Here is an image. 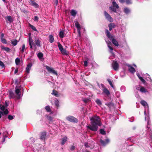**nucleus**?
<instances>
[{
	"label": "nucleus",
	"instance_id": "nucleus-46",
	"mask_svg": "<svg viewBox=\"0 0 152 152\" xmlns=\"http://www.w3.org/2000/svg\"><path fill=\"white\" fill-rule=\"evenodd\" d=\"M149 79L151 80V83L149 86H147V87L149 89H152V80L150 78H149Z\"/></svg>",
	"mask_w": 152,
	"mask_h": 152
},
{
	"label": "nucleus",
	"instance_id": "nucleus-10",
	"mask_svg": "<svg viewBox=\"0 0 152 152\" xmlns=\"http://www.w3.org/2000/svg\"><path fill=\"white\" fill-rule=\"evenodd\" d=\"M102 94L108 96L110 95V93L109 90L105 88H103L102 90Z\"/></svg>",
	"mask_w": 152,
	"mask_h": 152
},
{
	"label": "nucleus",
	"instance_id": "nucleus-32",
	"mask_svg": "<svg viewBox=\"0 0 152 152\" xmlns=\"http://www.w3.org/2000/svg\"><path fill=\"white\" fill-rule=\"evenodd\" d=\"M57 44L59 50L60 51H61V50H62L64 49L63 46L59 42H58Z\"/></svg>",
	"mask_w": 152,
	"mask_h": 152
},
{
	"label": "nucleus",
	"instance_id": "nucleus-45",
	"mask_svg": "<svg viewBox=\"0 0 152 152\" xmlns=\"http://www.w3.org/2000/svg\"><path fill=\"white\" fill-rule=\"evenodd\" d=\"M107 80L108 81V82L109 84H110V86H111L114 88V86L113 85V83H112V82L110 80V79H108Z\"/></svg>",
	"mask_w": 152,
	"mask_h": 152
},
{
	"label": "nucleus",
	"instance_id": "nucleus-18",
	"mask_svg": "<svg viewBox=\"0 0 152 152\" xmlns=\"http://www.w3.org/2000/svg\"><path fill=\"white\" fill-rule=\"evenodd\" d=\"M6 21L7 23H11L13 22V20L12 19V17L10 16H7L5 18Z\"/></svg>",
	"mask_w": 152,
	"mask_h": 152
},
{
	"label": "nucleus",
	"instance_id": "nucleus-60",
	"mask_svg": "<svg viewBox=\"0 0 152 152\" xmlns=\"http://www.w3.org/2000/svg\"><path fill=\"white\" fill-rule=\"evenodd\" d=\"M38 17L37 16H35L34 19V21H38Z\"/></svg>",
	"mask_w": 152,
	"mask_h": 152
},
{
	"label": "nucleus",
	"instance_id": "nucleus-63",
	"mask_svg": "<svg viewBox=\"0 0 152 152\" xmlns=\"http://www.w3.org/2000/svg\"><path fill=\"white\" fill-rule=\"evenodd\" d=\"M55 3V4L57 5L58 3V0H53Z\"/></svg>",
	"mask_w": 152,
	"mask_h": 152
},
{
	"label": "nucleus",
	"instance_id": "nucleus-36",
	"mask_svg": "<svg viewBox=\"0 0 152 152\" xmlns=\"http://www.w3.org/2000/svg\"><path fill=\"white\" fill-rule=\"evenodd\" d=\"M52 94H54L55 96L56 97L58 96V92L56 91L54 89L53 91V92L52 93Z\"/></svg>",
	"mask_w": 152,
	"mask_h": 152
},
{
	"label": "nucleus",
	"instance_id": "nucleus-31",
	"mask_svg": "<svg viewBox=\"0 0 152 152\" xmlns=\"http://www.w3.org/2000/svg\"><path fill=\"white\" fill-rule=\"evenodd\" d=\"M60 51L63 55H67L68 53V52L65 49H64Z\"/></svg>",
	"mask_w": 152,
	"mask_h": 152
},
{
	"label": "nucleus",
	"instance_id": "nucleus-58",
	"mask_svg": "<svg viewBox=\"0 0 152 152\" xmlns=\"http://www.w3.org/2000/svg\"><path fill=\"white\" fill-rule=\"evenodd\" d=\"M106 104L110 108L112 105L111 103H108Z\"/></svg>",
	"mask_w": 152,
	"mask_h": 152
},
{
	"label": "nucleus",
	"instance_id": "nucleus-55",
	"mask_svg": "<svg viewBox=\"0 0 152 152\" xmlns=\"http://www.w3.org/2000/svg\"><path fill=\"white\" fill-rule=\"evenodd\" d=\"M8 118L10 120H12L13 119V117L12 115H9L8 116Z\"/></svg>",
	"mask_w": 152,
	"mask_h": 152
},
{
	"label": "nucleus",
	"instance_id": "nucleus-17",
	"mask_svg": "<svg viewBox=\"0 0 152 152\" xmlns=\"http://www.w3.org/2000/svg\"><path fill=\"white\" fill-rule=\"evenodd\" d=\"M4 34L3 33H2L1 34L0 36V39L1 41V42L4 44H6L7 43V42L6 39L4 38Z\"/></svg>",
	"mask_w": 152,
	"mask_h": 152
},
{
	"label": "nucleus",
	"instance_id": "nucleus-1",
	"mask_svg": "<svg viewBox=\"0 0 152 152\" xmlns=\"http://www.w3.org/2000/svg\"><path fill=\"white\" fill-rule=\"evenodd\" d=\"M141 104L144 106L145 110L144 113L145 115V120L147 121V129L146 136L149 140H151L152 139V131L150 128V122L149 121V107L147 103L144 100H142L140 102Z\"/></svg>",
	"mask_w": 152,
	"mask_h": 152
},
{
	"label": "nucleus",
	"instance_id": "nucleus-35",
	"mask_svg": "<svg viewBox=\"0 0 152 152\" xmlns=\"http://www.w3.org/2000/svg\"><path fill=\"white\" fill-rule=\"evenodd\" d=\"M25 48V45L24 44H23L22 45L21 49L20 51V52L21 53H23L24 51Z\"/></svg>",
	"mask_w": 152,
	"mask_h": 152
},
{
	"label": "nucleus",
	"instance_id": "nucleus-34",
	"mask_svg": "<svg viewBox=\"0 0 152 152\" xmlns=\"http://www.w3.org/2000/svg\"><path fill=\"white\" fill-rule=\"evenodd\" d=\"M75 26L77 29V30H79L80 28V25L78 21H76L75 23Z\"/></svg>",
	"mask_w": 152,
	"mask_h": 152
},
{
	"label": "nucleus",
	"instance_id": "nucleus-56",
	"mask_svg": "<svg viewBox=\"0 0 152 152\" xmlns=\"http://www.w3.org/2000/svg\"><path fill=\"white\" fill-rule=\"evenodd\" d=\"M0 66L2 67V68H3L4 66V64L1 61H0Z\"/></svg>",
	"mask_w": 152,
	"mask_h": 152
},
{
	"label": "nucleus",
	"instance_id": "nucleus-5",
	"mask_svg": "<svg viewBox=\"0 0 152 152\" xmlns=\"http://www.w3.org/2000/svg\"><path fill=\"white\" fill-rule=\"evenodd\" d=\"M67 120L72 122L77 123L78 122V120L73 116H69L66 118Z\"/></svg>",
	"mask_w": 152,
	"mask_h": 152
},
{
	"label": "nucleus",
	"instance_id": "nucleus-64",
	"mask_svg": "<svg viewBox=\"0 0 152 152\" xmlns=\"http://www.w3.org/2000/svg\"><path fill=\"white\" fill-rule=\"evenodd\" d=\"M99 66L96 64H95L94 65V66L95 68H97Z\"/></svg>",
	"mask_w": 152,
	"mask_h": 152
},
{
	"label": "nucleus",
	"instance_id": "nucleus-54",
	"mask_svg": "<svg viewBox=\"0 0 152 152\" xmlns=\"http://www.w3.org/2000/svg\"><path fill=\"white\" fill-rule=\"evenodd\" d=\"M124 12L126 14H128L130 12V10H123Z\"/></svg>",
	"mask_w": 152,
	"mask_h": 152
},
{
	"label": "nucleus",
	"instance_id": "nucleus-4",
	"mask_svg": "<svg viewBox=\"0 0 152 152\" xmlns=\"http://www.w3.org/2000/svg\"><path fill=\"white\" fill-rule=\"evenodd\" d=\"M91 61V60L86 57V70L88 69V71H89L93 67V64Z\"/></svg>",
	"mask_w": 152,
	"mask_h": 152
},
{
	"label": "nucleus",
	"instance_id": "nucleus-29",
	"mask_svg": "<svg viewBox=\"0 0 152 152\" xmlns=\"http://www.w3.org/2000/svg\"><path fill=\"white\" fill-rule=\"evenodd\" d=\"M112 4L113 5V7L115 8L116 9H118L119 8V6H118V4L114 1H113L112 2Z\"/></svg>",
	"mask_w": 152,
	"mask_h": 152
},
{
	"label": "nucleus",
	"instance_id": "nucleus-15",
	"mask_svg": "<svg viewBox=\"0 0 152 152\" xmlns=\"http://www.w3.org/2000/svg\"><path fill=\"white\" fill-rule=\"evenodd\" d=\"M110 140L108 138H107L105 140V141H104L102 139L100 140V142L101 144L103 145H105L107 144L109 142Z\"/></svg>",
	"mask_w": 152,
	"mask_h": 152
},
{
	"label": "nucleus",
	"instance_id": "nucleus-39",
	"mask_svg": "<svg viewBox=\"0 0 152 152\" xmlns=\"http://www.w3.org/2000/svg\"><path fill=\"white\" fill-rule=\"evenodd\" d=\"M64 32L63 31H60L59 34V36L61 38H63L64 37Z\"/></svg>",
	"mask_w": 152,
	"mask_h": 152
},
{
	"label": "nucleus",
	"instance_id": "nucleus-37",
	"mask_svg": "<svg viewBox=\"0 0 152 152\" xmlns=\"http://www.w3.org/2000/svg\"><path fill=\"white\" fill-rule=\"evenodd\" d=\"M86 148H90V149H92L93 148L94 146L93 145H90L88 143H86Z\"/></svg>",
	"mask_w": 152,
	"mask_h": 152
},
{
	"label": "nucleus",
	"instance_id": "nucleus-25",
	"mask_svg": "<svg viewBox=\"0 0 152 152\" xmlns=\"http://www.w3.org/2000/svg\"><path fill=\"white\" fill-rule=\"evenodd\" d=\"M1 48L8 53L10 52L11 50V49L9 48L6 47L4 46H1Z\"/></svg>",
	"mask_w": 152,
	"mask_h": 152
},
{
	"label": "nucleus",
	"instance_id": "nucleus-59",
	"mask_svg": "<svg viewBox=\"0 0 152 152\" xmlns=\"http://www.w3.org/2000/svg\"><path fill=\"white\" fill-rule=\"evenodd\" d=\"M5 108V107L4 105H3L1 106V110L2 111H4V110Z\"/></svg>",
	"mask_w": 152,
	"mask_h": 152
},
{
	"label": "nucleus",
	"instance_id": "nucleus-23",
	"mask_svg": "<svg viewBox=\"0 0 152 152\" xmlns=\"http://www.w3.org/2000/svg\"><path fill=\"white\" fill-rule=\"evenodd\" d=\"M108 26L109 28V30L111 31L113 28L115 27V25L114 23H111L108 25Z\"/></svg>",
	"mask_w": 152,
	"mask_h": 152
},
{
	"label": "nucleus",
	"instance_id": "nucleus-41",
	"mask_svg": "<svg viewBox=\"0 0 152 152\" xmlns=\"http://www.w3.org/2000/svg\"><path fill=\"white\" fill-rule=\"evenodd\" d=\"M45 109L48 112H50L51 111V110L49 106H46L45 107Z\"/></svg>",
	"mask_w": 152,
	"mask_h": 152
},
{
	"label": "nucleus",
	"instance_id": "nucleus-50",
	"mask_svg": "<svg viewBox=\"0 0 152 152\" xmlns=\"http://www.w3.org/2000/svg\"><path fill=\"white\" fill-rule=\"evenodd\" d=\"M48 119L51 122H53V118L50 116H48Z\"/></svg>",
	"mask_w": 152,
	"mask_h": 152
},
{
	"label": "nucleus",
	"instance_id": "nucleus-33",
	"mask_svg": "<svg viewBox=\"0 0 152 152\" xmlns=\"http://www.w3.org/2000/svg\"><path fill=\"white\" fill-rule=\"evenodd\" d=\"M95 102L99 106H101L102 104V102L99 99H96L95 100Z\"/></svg>",
	"mask_w": 152,
	"mask_h": 152
},
{
	"label": "nucleus",
	"instance_id": "nucleus-8",
	"mask_svg": "<svg viewBox=\"0 0 152 152\" xmlns=\"http://www.w3.org/2000/svg\"><path fill=\"white\" fill-rule=\"evenodd\" d=\"M112 66L113 68L115 71H117L118 70L119 68V64L117 61H113L112 64Z\"/></svg>",
	"mask_w": 152,
	"mask_h": 152
},
{
	"label": "nucleus",
	"instance_id": "nucleus-38",
	"mask_svg": "<svg viewBox=\"0 0 152 152\" xmlns=\"http://www.w3.org/2000/svg\"><path fill=\"white\" fill-rule=\"evenodd\" d=\"M55 105L57 107V108L58 109L59 106V102L58 100H56L55 101Z\"/></svg>",
	"mask_w": 152,
	"mask_h": 152
},
{
	"label": "nucleus",
	"instance_id": "nucleus-28",
	"mask_svg": "<svg viewBox=\"0 0 152 152\" xmlns=\"http://www.w3.org/2000/svg\"><path fill=\"white\" fill-rule=\"evenodd\" d=\"M37 56L40 59H42L43 57V55L42 52L39 53L37 54Z\"/></svg>",
	"mask_w": 152,
	"mask_h": 152
},
{
	"label": "nucleus",
	"instance_id": "nucleus-47",
	"mask_svg": "<svg viewBox=\"0 0 152 152\" xmlns=\"http://www.w3.org/2000/svg\"><path fill=\"white\" fill-rule=\"evenodd\" d=\"M139 79L141 80V81L142 82V83H143L145 84V81L144 80V79L143 78V77H139Z\"/></svg>",
	"mask_w": 152,
	"mask_h": 152
},
{
	"label": "nucleus",
	"instance_id": "nucleus-7",
	"mask_svg": "<svg viewBox=\"0 0 152 152\" xmlns=\"http://www.w3.org/2000/svg\"><path fill=\"white\" fill-rule=\"evenodd\" d=\"M104 14L106 19L110 22H112L113 21V18L106 11H104Z\"/></svg>",
	"mask_w": 152,
	"mask_h": 152
},
{
	"label": "nucleus",
	"instance_id": "nucleus-2",
	"mask_svg": "<svg viewBox=\"0 0 152 152\" xmlns=\"http://www.w3.org/2000/svg\"><path fill=\"white\" fill-rule=\"evenodd\" d=\"M90 120L91 121V125L87 126L88 129L96 131L98 129V126H101V122L99 116H94L92 117H90Z\"/></svg>",
	"mask_w": 152,
	"mask_h": 152
},
{
	"label": "nucleus",
	"instance_id": "nucleus-30",
	"mask_svg": "<svg viewBox=\"0 0 152 152\" xmlns=\"http://www.w3.org/2000/svg\"><path fill=\"white\" fill-rule=\"evenodd\" d=\"M54 39L53 35H49V42L52 43L54 42Z\"/></svg>",
	"mask_w": 152,
	"mask_h": 152
},
{
	"label": "nucleus",
	"instance_id": "nucleus-40",
	"mask_svg": "<svg viewBox=\"0 0 152 152\" xmlns=\"http://www.w3.org/2000/svg\"><path fill=\"white\" fill-rule=\"evenodd\" d=\"M120 90L121 91L124 92L126 90V87L124 86H122L121 87Z\"/></svg>",
	"mask_w": 152,
	"mask_h": 152
},
{
	"label": "nucleus",
	"instance_id": "nucleus-9",
	"mask_svg": "<svg viewBox=\"0 0 152 152\" xmlns=\"http://www.w3.org/2000/svg\"><path fill=\"white\" fill-rule=\"evenodd\" d=\"M45 67L46 69L48 72L56 75H58L56 72L53 69V68H51L48 66H46Z\"/></svg>",
	"mask_w": 152,
	"mask_h": 152
},
{
	"label": "nucleus",
	"instance_id": "nucleus-21",
	"mask_svg": "<svg viewBox=\"0 0 152 152\" xmlns=\"http://www.w3.org/2000/svg\"><path fill=\"white\" fill-rule=\"evenodd\" d=\"M61 144L62 145L64 144L67 140V137L66 136L64 137L63 138L61 139Z\"/></svg>",
	"mask_w": 152,
	"mask_h": 152
},
{
	"label": "nucleus",
	"instance_id": "nucleus-19",
	"mask_svg": "<svg viewBox=\"0 0 152 152\" xmlns=\"http://www.w3.org/2000/svg\"><path fill=\"white\" fill-rule=\"evenodd\" d=\"M9 92V97L10 99L14 98L15 97V95L13 92L12 90H10Z\"/></svg>",
	"mask_w": 152,
	"mask_h": 152
},
{
	"label": "nucleus",
	"instance_id": "nucleus-22",
	"mask_svg": "<svg viewBox=\"0 0 152 152\" xmlns=\"http://www.w3.org/2000/svg\"><path fill=\"white\" fill-rule=\"evenodd\" d=\"M35 42L36 45L39 47H40L41 46L40 45V42H41L39 38L35 39Z\"/></svg>",
	"mask_w": 152,
	"mask_h": 152
},
{
	"label": "nucleus",
	"instance_id": "nucleus-13",
	"mask_svg": "<svg viewBox=\"0 0 152 152\" xmlns=\"http://www.w3.org/2000/svg\"><path fill=\"white\" fill-rule=\"evenodd\" d=\"M32 64L31 63H29L27 65L26 69V72L28 74L29 73L31 69Z\"/></svg>",
	"mask_w": 152,
	"mask_h": 152
},
{
	"label": "nucleus",
	"instance_id": "nucleus-27",
	"mask_svg": "<svg viewBox=\"0 0 152 152\" xmlns=\"http://www.w3.org/2000/svg\"><path fill=\"white\" fill-rule=\"evenodd\" d=\"M70 13L72 16L75 17L77 13V12L75 10H71Z\"/></svg>",
	"mask_w": 152,
	"mask_h": 152
},
{
	"label": "nucleus",
	"instance_id": "nucleus-61",
	"mask_svg": "<svg viewBox=\"0 0 152 152\" xmlns=\"http://www.w3.org/2000/svg\"><path fill=\"white\" fill-rule=\"evenodd\" d=\"M146 77H147V80L149 81H151V80L149 79V78H150V75L148 74H146Z\"/></svg>",
	"mask_w": 152,
	"mask_h": 152
},
{
	"label": "nucleus",
	"instance_id": "nucleus-20",
	"mask_svg": "<svg viewBox=\"0 0 152 152\" xmlns=\"http://www.w3.org/2000/svg\"><path fill=\"white\" fill-rule=\"evenodd\" d=\"M139 91L142 93H148V91L147 90L144 88L143 87H141L139 89Z\"/></svg>",
	"mask_w": 152,
	"mask_h": 152
},
{
	"label": "nucleus",
	"instance_id": "nucleus-52",
	"mask_svg": "<svg viewBox=\"0 0 152 152\" xmlns=\"http://www.w3.org/2000/svg\"><path fill=\"white\" fill-rule=\"evenodd\" d=\"M115 95L117 98H119L120 96V92L118 91H117L115 92Z\"/></svg>",
	"mask_w": 152,
	"mask_h": 152
},
{
	"label": "nucleus",
	"instance_id": "nucleus-12",
	"mask_svg": "<svg viewBox=\"0 0 152 152\" xmlns=\"http://www.w3.org/2000/svg\"><path fill=\"white\" fill-rule=\"evenodd\" d=\"M126 66L129 67V70L132 73H134L135 72V69L130 65L129 64H126Z\"/></svg>",
	"mask_w": 152,
	"mask_h": 152
},
{
	"label": "nucleus",
	"instance_id": "nucleus-62",
	"mask_svg": "<svg viewBox=\"0 0 152 152\" xmlns=\"http://www.w3.org/2000/svg\"><path fill=\"white\" fill-rule=\"evenodd\" d=\"M119 2L122 4H123L125 2V0H118Z\"/></svg>",
	"mask_w": 152,
	"mask_h": 152
},
{
	"label": "nucleus",
	"instance_id": "nucleus-53",
	"mask_svg": "<svg viewBox=\"0 0 152 152\" xmlns=\"http://www.w3.org/2000/svg\"><path fill=\"white\" fill-rule=\"evenodd\" d=\"M75 149V147L74 145H72L70 147V149L72 151L74 150Z\"/></svg>",
	"mask_w": 152,
	"mask_h": 152
},
{
	"label": "nucleus",
	"instance_id": "nucleus-24",
	"mask_svg": "<svg viewBox=\"0 0 152 152\" xmlns=\"http://www.w3.org/2000/svg\"><path fill=\"white\" fill-rule=\"evenodd\" d=\"M112 43L116 46H118L119 45L118 43V41L115 39L113 38H112L111 40Z\"/></svg>",
	"mask_w": 152,
	"mask_h": 152
},
{
	"label": "nucleus",
	"instance_id": "nucleus-11",
	"mask_svg": "<svg viewBox=\"0 0 152 152\" xmlns=\"http://www.w3.org/2000/svg\"><path fill=\"white\" fill-rule=\"evenodd\" d=\"M105 33L106 36L110 40H111L112 38L113 37V36L111 35L110 33L108 30L106 29Z\"/></svg>",
	"mask_w": 152,
	"mask_h": 152
},
{
	"label": "nucleus",
	"instance_id": "nucleus-57",
	"mask_svg": "<svg viewBox=\"0 0 152 152\" xmlns=\"http://www.w3.org/2000/svg\"><path fill=\"white\" fill-rule=\"evenodd\" d=\"M4 115H7L9 113V111L7 109H6L5 111L3 112Z\"/></svg>",
	"mask_w": 152,
	"mask_h": 152
},
{
	"label": "nucleus",
	"instance_id": "nucleus-14",
	"mask_svg": "<svg viewBox=\"0 0 152 152\" xmlns=\"http://www.w3.org/2000/svg\"><path fill=\"white\" fill-rule=\"evenodd\" d=\"M46 136V133L45 132H42L41 133L40 139L42 140H45Z\"/></svg>",
	"mask_w": 152,
	"mask_h": 152
},
{
	"label": "nucleus",
	"instance_id": "nucleus-3",
	"mask_svg": "<svg viewBox=\"0 0 152 152\" xmlns=\"http://www.w3.org/2000/svg\"><path fill=\"white\" fill-rule=\"evenodd\" d=\"M86 45L87 46L88 48L87 49H88L90 51V56L91 57V58H92V48L91 45V42L90 41L86 38Z\"/></svg>",
	"mask_w": 152,
	"mask_h": 152
},
{
	"label": "nucleus",
	"instance_id": "nucleus-48",
	"mask_svg": "<svg viewBox=\"0 0 152 152\" xmlns=\"http://www.w3.org/2000/svg\"><path fill=\"white\" fill-rule=\"evenodd\" d=\"M30 43L33 44H34L33 39L30 37H29V44H30Z\"/></svg>",
	"mask_w": 152,
	"mask_h": 152
},
{
	"label": "nucleus",
	"instance_id": "nucleus-51",
	"mask_svg": "<svg viewBox=\"0 0 152 152\" xmlns=\"http://www.w3.org/2000/svg\"><path fill=\"white\" fill-rule=\"evenodd\" d=\"M100 132L102 134H105V131L103 129H101L100 130Z\"/></svg>",
	"mask_w": 152,
	"mask_h": 152
},
{
	"label": "nucleus",
	"instance_id": "nucleus-43",
	"mask_svg": "<svg viewBox=\"0 0 152 152\" xmlns=\"http://www.w3.org/2000/svg\"><path fill=\"white\" fill-rule=\"evenodd\" d=\"M15 93L17 95H18L19 93L20 92V89L18 88L17 87H16L15 88Z\"/></svg>",
	"mask_w": 152,
	"mask_h": 152
},
{
	"label": "nucleus",
	"instance_id": "nucleus-44",
	"mask_svg": "<svg viewBox=\"0 0 152 152\" xmlns=\"http://www.w3.org/2000/svg\"><path fill=\"white\" fill-rule=\"evenodd\" d=\"M15 62L17 65H19L20 62V60L19 58H17L15 60Z\"/></svg>",
	"mask_w": 152,
	"mask_h": 152
},
{
	"label": "nucleus",
	"instance_id": "nucleus-49",
	"mask_svg": "<svg viewBox=\"0 0 152 152\" xmlns=\"http://www.w3.org/2000/svg\"><path fill=\"white\" fill-rule=\"evenodd\" d=\"M125 2H126V4H132L131 0H125Z\"/></svg>",
	"mask_w": 152,
	"mask_h": 152
},
{
	"label": "nucleus",
	"instance_id": "nucleus-26",
	"mask_svg": "<svg viewBox=\"0 0 152 152\" xmlns=\"http://www.w3.org/2000/svg\"><path fill=\"white\" fill-rule=\"evenodd\" d=\"M11 43L14 46L16 45L18 41L16 39H12L11 40Z\"/></svg>",
	"mask_w": 152,
	"mask_h": 152
},
{
	"label": "nucleus",
	"instance_id": "nucleus-16",
	"mask_svg": "<svg viewBox=\"0 0 152 152\" xmlns=\"http://www.w3.org/2000/svg\"><path fill=\"white\" fill-rule=\"evenodd\" d=\"M29 2L32 6L36 8L39 7V5L34 0H29Z\"/></svg>",
	"mask_w": 152,
	"mask_h": 152
},
{
	"label": "nucleus",
	"instance_id": "nucleus-6",
	"mask_svg": "<svg viewBox=\"0 0 152 152\" xmlns=\"http://www.w3.org/2000/svg\"><path fill=\"white\" fill-rule=\"evenodd\" d=\"M105 41L107 44L108 47L109 49H110V52L111 53V54H112V55L113 56H114L115 55L113 53V48L111 46L112 44H111V42H110V41H109L108 40L107 41L106 40H105Z\"/></svg>",
	"mask_w": 152,
	"mask_h": 152
},
{
	"label": "nucleus",
	"instance_id": "nucleus-42",
	"mask_svg": "<svg viewBox=\"0 0 152 152\" xmlns=\"http://www.w3.org/2000/svg\"><path fill=\"white\" fill-rule=\"evenodd\" d=\"M29 26L34 31H37L35 27L34 26H33L31 25L30 24H29Z\"/></svg>",
	"mask_w": 152,
	"mask_h": 152
}]
</instances>
